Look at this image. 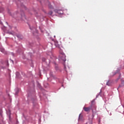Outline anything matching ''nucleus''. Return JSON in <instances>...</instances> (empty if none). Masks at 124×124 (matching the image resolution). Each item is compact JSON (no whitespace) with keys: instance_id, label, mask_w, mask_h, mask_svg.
Returning <instances> with one entry per match:
<instances>
[{"instance_id":"4468645a","label":"nucleus","mask_w":124,"mask_h":124,"mask_svg":"<svg viewBox=\"0 0 124 124\" xmlns=\"http://www.w3.org/2000/svg\"><path fill=\"white\" fill-rule=\"evenodd\" d=\"M64 68L66 69V66H64Z\"/></svg>"},{"instance_id":"9b49d317","label":"nucleus","mask_w":124,"mask_h":124,"mask_svg":"<svg viewBox=\"0 0 124 124\" xmlns=\"http://www.w3.org/2000/svg\"><path fill=\"white\" fill-rule=\"evenodd\" d=\"M17 37H18V38H22V37L20 35H17Z\"/></svg>"},{"instance_id":"9d476101","label":"nucleus","mask_w":124,"mask_h":124,"mask_svg":"<svg viewBox=\"0 0 124 124\" xmlns=\"http://www.w3.org/2000/svg\"><path fill=\"white\" fill-rule=\"evenodd\" d=\"M8 33H9L10 34H13V32H7Z\"/></svg>"},{"instance_id":"7ed1b4c3","label":"nucleus","mask_w":124,"mask_h":124,"mask_svg":"<svg viewBox=\"0 0 124 124\" xmlns=\"http://www.w3.org/2000/svg\"><path fill=\"white\" fill-rule=\"evenodd\" d=\"M0 52L3 53L4 54H7V52L5 51L4 48L1 47L0 48Z\"/></svg>"},{"instance_id":"423d86ee","label":"nucleus","mask_w":124,"mask_h":124,"mask_svg":"<svg viewBox=\"0 0 124 124\" xmlns=\"http://www.w3.org/2000/svg\"><path fill=\"white\" fill-rule=\"evenodd\" d=\"M2 29L4 30V31H5V32L6 31V27H3V28H2Z\"/></svg>"},{"instance_id":"dca6fc26","label":"nucleus","mask_w":124,"mask_h":124,"mask_svg":"<svg viewBox=\"0 0 124 124\" xmlns=\"http://www.w3.org/2000/svg\"><path fill=\"white\" fill-rule=\"evenodd\" d=\"M92 111H93V109H92Z\"/></svg>"},{"instance_id":"ddd939ff","label":"nucleus","mask_w":124,"mask_h":124,"mask_svg":"<svg viewBox=\"0 0 124 124\" xmlns=\"http://www.w3.org/2000/svg\"><path fill=\"white\" fill-rule=\"evenodd\" d=\"M122 84L123 86H124V81H123L122 82Z\"/></svg>"},{"instance_id":"f257e3e1","label":"nucleus","mask_w":124,"mask_h":124,"mask_svg":"<svg viewBox=\"0 0 124 124\" xmlns=\"http://www.w3.org/2000/svg\"><path fill=\"white\" fill-rule=\"evenodd\" d=\"M59 53H60V54L62 55V56H61V60H62L63 62H65L66 61V56L64 53L63 51H62L61 49L59 50Z\"/></svg>"},{"instance_id":"f03ea898","label":"nucleus","mask_w":124,"mask_h":124,"mask_svg":"<svg viewBox=\"0 0 124 124\" xmlns=\"http://www.w3.org/2000/svg\"><path fill=\"white\" fill-rule=\"evenodd\" d=\"M83 109L86 112H90L91 110L92 109V106L89 107H84Z\"/></svg>"},{"instance_id":"39448f33","label":"nucleus","mask_w":124,"mask_h":124,"mask_svg":"<svg viewBox=\"0 0 124 124\" xmlns=\"http://www.w3.org/2000/svg\"><path fill=\"white\" fill-rule=\"evenodd\" d=\"M55 46L56 47L58 48H60V45L58 44V42H55Z\"/></svg>"},{"instance_id":"20e7f679","label":"nucleus","mask_w":124,"mask_h":124,"mask_svg":"<svg viewBox=\"0 0 124 124\" xmlns=\"http://www.w3.org/2000/svg\"><path fill=\"white\" fill-rule=\"evenodd\" d=\"M106 85L108 86H112V81H111V80H108L106 83Z\"/></svg>"},{"instance_id":"0eeeda50","label":"nucleus","mask_w":124,"mask_h":124,"mask_svg":"<svg viewBox=\"0 0 124 124\" xmlns=\"http://www.w3.org/2000/svg\"><path fill=\"white\" fill-rule=\"evenodd\" d=\"M42 61H43V62H46V59L45 58H43L42 59Z\"/></svg>"},{"instance_id":"6e6552de","label":"nucleus","mask_w":124,"mask_h":124,"mask_svg":"<svg viewBox=\"0 0 124 124\" xmlns=\"http://www.w3.org/2000/svg\"><path fill=\"white\" fill-rule=\"evenodd\" d=\"M52 13H53V12L52 11H50L49 13V14L51 15H52Z\"/></svg>"},{"instance_id":"f8f14e48","label":"nucleus","mask_w":124,"mask_h":124,"mask_svg":"<svg viewBox=\"0 0 124 124\" xmlns=\"http://www.w3.org/2000/svg\"><path fill=\"white\" fill-rule=\"evenodd\" d=\"M0 115L2 116V111L0 110Z\"/></svg>"},{"instance_id":"2eb2a0df","label":"nucleus","mask_w":124,"mask_h":124,"mask_svg":"<svg viewBox=\"0 0 124 124\" xmlns=\"http://www.w3.org/2000/svg\"><path fill=\"white\" fill-rule=\"evenodd\" d=\"M6 23L7 24H8V22H6Z\"/></svg>"},{"instance_id":"1a4fd4ad","label":"nucleus","mask_w":124,"mask_h":124,"mask_svg":"<svg viewBox=\"0 0 124 124\" xmlns=\"http://www.w3.org/2000/svg\"><path fill=\"white\" fill-rule=\"evenodd\" d=\"M18 75H19V73L18 72H16V77L17 78L19 77V76H18Z\"/></svg>"}]
</instances>
